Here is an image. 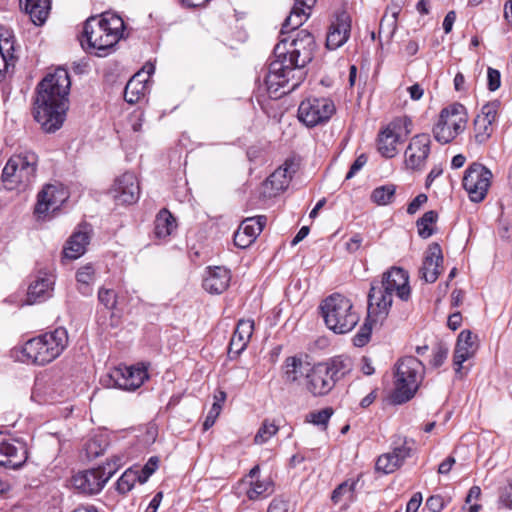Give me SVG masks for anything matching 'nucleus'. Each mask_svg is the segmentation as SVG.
I'll return each instance as SVG.
<instances>
[{"label":"nucleus","instance_id":"obj_1","mask_svg":"<svg viewBox=\"0 0 512 512\" xmlns=\"http://www.w3.org/2000/svg\"><path fill=\"white\" fill-rule=\"evenodd\" d=\"M280 35L264 78L269 97L275 99L300 86L306 74L303 68L312 61L316 49L315 38L308 30H299L293 37Z\"/></svg>","mask_w":512,"mask_h":512},{"label":"nucleus","instance_id":"obj_55","mask_svg":"<svg viewBox=\"0 0 512 512\" xmlns=\"http://www.w3.org/2000/svg\"><path fill=\"white\" fill-rule=\"evenodd\" d=\"M447 355L448 349L443 346H438L436 349L433 350V355L430 360V364L435 368L440 367L446 360Z\"/></svg>","mask_w":512,"mask_h":512},{"label":"nucleus","instance_id":"obj_30","mask_svg":"<svg viewBox=\"0 0 512 512\" xmlns=\"http://www.w3.org/2000/svg\"><path fill=\"white\" fill-rule=\"evenodd\" d=\"M90 235L86 230L80 229L71 235L64 248V255L69 259H77L86 251Z\"/></svg>","mask_w":512,"mask_h":512},{"label":"nucleus","instance_id":"obj_5","mask_svg":"<svg viewBox=\"0 0 512 512\" xmlns=\"http://www.w3.org/2000/svg\"><path fill=\"white\" fill-rule=\"evenodd\" d=\"M68 342L67 330L58 327L28 340L22 347V354L27 362L44 366L58 358L67 348Z\"/></svg>","mask_w":512,"mask_h":512},{"label":"nucleus","instance_id":"obj_9","mask_svg":"<svg viewBox=\"0 0 512 512\" xmlns=\"http://www.w3.org/2000/svg\"><path fill=\"white\" fill-rule=\"evenodd\" d=\"M466 110L461 104H453L442 109L437 123L433 127V136L440 144L454 140L466 125Z\"/></svg>","mask_w":512,"mask_h":512},{"label":"nucleus","instance_id":"obj_28","mask_svg":"<svg viewBox=\"0 0 512 512\" xmlns=\"http://www.w3.org/2000/svg\"><path fill=\"white\" fill-rule=\"evenodd\" d=\"M312 366L304 361L302 357L290 356L286 358L283 364V374L286 382L296 383L303 377L306 379Z\"/></svg>","mask_w":512,"mask_h":512},{"label":"nucleus","instance_id":"obj_26","mask_svg":"<svg viewBox=\"0 0 512 512\" xmlns=\"http://www.w3.org/2000/svg\"><path fill=\"white\" fill-rule=\"evenodd\" d=\"M254 331L253 320H240L231 337L229 355H240L247 347Z\"/></svg>","mask_w":512,"mask_h":512},{"label":"nucleus","instance_id":"obj_41","mask_svg":"<svg viewBox=\"0 0 512 512\" xmlns=\"http://www.w3.org/2000/svg\"><path fill=\"white\" fill-rule=\"evenodd\" d=\"M494 125L484 119H474V138L478 144L486 143L492 136Z\"/></svg>","mask_w":512,"mask_h":512},{"label":"nucleus","instance_id":"obj_61","mask_svg":"<svg viewBox=\"0 0 512 512\" xmlns=\"http://www.w3.org/2000/svg\"><path fill=\"white\" fill-rule=\"evenodd\" d=\"M421 503L422 494L420 492L414 493L406 505V512H417Z\"/></svg>","mask_w":512,"mask_h":512},{"label":"nucleus","instance_id":"obj_22","mask_svg":"<svg viewBox=\"0 0 512 512\" xmlns=\"http://www.w3.org/2000/svg\"><path fill=\"white\" fill-rule=\"evenodd\" d=\"M15 40L11 30L0 26V81L4 80L11 68H14L16 57Z\"/></svg>","mask_w":512,"mask_h":512},{"label":"nucleus","instance_id":"obj_47","mask_svg":"<svg viewBox=\"0 0 512 512\" xmlns=\"http://www.w3.org/2000/svg\"><path fill=\"white\" fill-rule=\"evenodd\" d=\"M499 108L500 101L493 100L483 105L480 113L477 114L476 117L479 119H484L485 121H489L491 124L494 125L498 116Z\"/></svg>","mask_w":512,"mask_h":512},{"label":"nucleus","instance_id":"obj_43","mask_svg":"<svg viewBox=\"0 0 512 512\" xmlns=\"http://www.w3.org/2000/svg\"><path fill=\"white\" fill-rule=\"evenodd\" d=\"M278 430L279 427L274 421L265 419L254 437V443L258 445L266 443L277 434Z\"/></svg>","mask_w":512,"mask_h":512},{"label":"nucleus","instance_id":"obj_45","mask_svg":"<svg viewBox=\"0 0 512 512\" xmlns=\"http://www.w3.org/2000/svg\"><path fill=\"white\" fill-rule=\"evenodd\" d=\"M140 483V478L137 475V471L134 469L126 470L117 481V490L122 493H128L136 484Z\"/></svg>","mask_w":512,"mask_h":512},{"label":"nucleus","instance_id":"obj_27","mask_svg":"<svg viewBox=\"0 0 512 512\" xmlns=\"http://www.w3.org/2000/svg\"><path fill=\"white\" fill-rule=\"evenodd\" d=\"M54 285L53 276L47 273L39 275L29 286L28 304L42 302L51 296Z\"/></svg>","mask_w":512,"mask_h":512},{"label":"nucleus","instance_id":"obj_3","mask_svg":"<svg viewBox=\"0 0 512 512\" xmlns=\"http://www.w3.org/2000/svg\"><path fill=\"white\" fill-rule=\"evenodd\" d=\"M408 301L411 295L408 273L399 267H392L382 275L380 281H373L368 293L369 316L386 319L393 303V295Z\"/></svg>","mask_w":512,"mask_h":512},{"label":"nucleus","instance_id":"obj_13","mask_svg":"<svg viewBox=\"0 0 512 512\" xmlns=\"http://www.w3.org/2000/svg\"><path fill=\"white\" fill-rule=\"evenodd\" d=\"M67 199L66 191L52 184H47L37 195L34 214L37 219H45L49 212L57 211Z\"/></svg>","mask_w":512,"mask_h":512},{"label":"nucleus","instance_id":"obj_39","mask_svg":"<svg viewBox=\"0 0 512 512\" xmlns=\"http://www.w3.org/2000/svg\"><path fill=\"white\" fill-rule=\"evenodd\" d=\"M396 192V186L393 184H386L376 187L371 193L372 202L377 205L384 206L393 202Z\"/></svg>","mask_w":512,"mask_h":512},{"label":"nucleus","instance_id":"obj_58","mask_svg":"<svg viewBox=\"0 0 512 512\" xmlns=\"http://www.w3.org/2000/svg\"><path fill=\"white\" fill-rule=\"evenodd\" d=\"M366 162H367V157L364 154H361L360 156H358L356 158V160L353 162V164L351 165V167L346 175V179H351L352 177H354V175L362 169V167L366 164Z\"/></svg>","mask_w":512,"mask_h":512},{"label":"nucleus","instance_id":"obj_56","mask_svg":"<svg viewBox=\"0 0 512 512\" xmlns=\"http://www.w3.org/2000/svg\"><path fill=\"white\" fill-rule=\"evenodd\" d=\"M221 409H222V406L219 405L218 403H213L210 411L208 412V415L206 416L205 418V421L203 423V429L204 430H208L209 428H211L217 417L219 416L220 412H221Z\"/></svg>","mask_w":512,"mask_h":512},{"label":"nucleus","instance_id":"obj_53","mask_svg":"<svg viewBox=\"0 0 512 512\" xmlns=\"http://www.w3.org/2000/svg\"><path fill=\"white\" fill-rule=\"evenodd\" d=\"M98 300L107 309L114 310L117 306V293L113 289L101 287L98 291Z\"/></svg>","mask_w":512,"mask_h":512},{"label":"nucleus","instance_id":"obj_14","mask_svg":"<svg viewBox=\"0 0 512 512\" xmlns=\"http://www.w3.org/2000/svg\"><path fill=\"white\" fill-rule=\"evenodd\" d=\"M110 193L117 204H134L139 199L140 187L134 173L126 172L116 178Z\"/></svg>","mask_w":512,"mask_h":512},{"label":"nucleus","instance_id":"obj_46","mask_svg":"<svg viewBox=\"0 0 512 512\" xmlns=\"http://www.w3.org/2000/svg\"><path fill=\"white\" fill-rule=\"evenodd\" d=\"M107 443L102 437H93L85 444V451L88 458H96L104 453Z\"/></svg>","mask_w":512,"mask_h":512},{"label":"nucleus","instance_id":"obj_51","mask_svg":"<svg viewBox=\"0 0 512 512\" xmlns=\"http://www.w3.org/2000/svg\"><path fill=\"white\" fill-rule=\"evenodd\" d=\"M121 465V458L115 457L111 461H108L102 466L96 468L99 475H101L102 480L106 484L107 481L117 472L118 468Z\"/></svg>","mask_w":512,"mask_h":512},{"label":"nucleus","instance_id":"obj_57","mask_svg":"<svg viewBox=\"0 0 512 512\" xmlns=\"http://www.w3.org/2000/svg\"><path fill=\"white\" fill-rule=\"evenodd\" d=\"M426 506L431 512H441L445 507V502L442 496L433 495L427 499Z\"/></svg>","mask_w":512,"mask_h":512},{"label":"nucleus","instance_id":"obj_33","mask_svg":"<svg viewBox=\"0 0 512 512\" xmlns=\"http://www.w3.org/2000/svg\"><path fill=\"white\" fill-rule=\"evenodd\" d=\"M147 79L142 78V73H136L126 84L124 89V99L130 104L137 103L146 93L145 82Z\"/></svg>","mask_w":512,"mask_h":512},{"label":"nucleus","instance_id":"obj_42","mask_svg":"<svg viewBox=\"0 0 512 512\" xmlns=\"http://www.w3.org/2000/svg\"><path fill=\"white\" fill-rule=\"evenodd\" d=\"M437 218V213L430 210L425 212L423 216L417 220L418 234L420 237L427 239L433 234L432 225L437 221Z\"/></svg>","mask_w":512,"mask_h":512},{"label":"nucleus","instance_id":"obj_29","mask_svg":"<svg viewBox=\"0 0 512 512\" xmlns=\"http://www.w3.org/2000/svg\"><path fill=\"white\" fill-rule=\"evenodd\" d=\"M20 5L35 25H42L50 11V0H20Z\"/></svg>","mask_w":512,"mask_h":512},{"label":"nucleus","instance_id":"obj_20","mask_svg":"<svg viewBox=\"0 0 512 512\" xmlns=\"http://www.w3.org/2000/svg\"><path fill=\"white\" fill-rule=\"evenodd\" d=\"M231 282V271L223 266L207 267L202 286L210 294L219 295L227 290Z\"/></svg>","mask_w":512,"mask_h":512},{"label":"nucleus","instance_id":"obj_40","mask_svg":"<svg viewBox=\"0 0 512 512\" xmlns=\"http://www.w3.org/2000/svg\"><path fill=\"white\" fill-rule=\"evenodd\" d=\"M385 319H373L369 316V311L367 312V318L364 324L361 326L359 331L353 337V344L356 347L365 346L371 337L372 332V324L382 323Z\"/></svg>","mask_w":512,"mask_h":512},{"label":"nucleus","instance_id":"obj_35","mask_svg":"<svg viewBox=\"0 0 512 512\" xmlns=\"http://www.w3.org/2000/svg\"><path fill=\"white\" fill-rule=\"evenodd\" d=\"M292 164L285 162L284 165L277 168L267 179V184L271 186V189L278 193L284 191L292 178L291 171Z\"/></svg>","mask_w":512,"mask_h":512},{"label":"nucleus","instance_id":"obj_50","mask_svg":"<svg viewBox=\"0 0 512 512\" xmlns=\"http://www.w3.org/2000/svg\"><path fill=\"white\" fill-rule=\"evenodd\" d=\"M332 415V408H324L322 410L309 413L307 415V422L326 428Z\"/></svg>","mask_w":512,"mask_h":512},{"label":"nucleus","instance_id":"obj_2","mask_svg":"<svg viewBox=\"0 0 512 512\" xmlns=\"http://www.w3.org/2000/svg\"><path fill=\"white\" fill-rule=\"evenodd\" d=\"M70 86L69 73L61 67L49 73L38 84L34 118L44 131L54 132L62 126L68 108Z\"/></svg>","mask_w":512,"mask_h":512},{"label":"nucleus","instance_id":"obj_16","mask_svg":"<svg viewBox=\"0 0 512 512\" xmlns=\"http://www.w3.org/2000/svg\"><path fill=\"white\" fill-rule=\"evenodd\" d=\"M430 153V138L427 134L414 136L406 151L405 164L412 170H422Z\"/></svg>","mask_w":512,"mask_h":512},{"label":"nucleus","instance_id":"obj_11","mask_svg":"<svg viewBox=\"0 0 512 512\" xmlns=\"http://www.w3.org/2000/svg\"><path fill=\"white\" fill-rule=\"evenodd\" d=\"M334 102L326 97H312L303 100L298 108V118L307 127L324 124L335 114Z\"/></svg>","mask_w":512,"mask_h":512},{"label":"nucleus","instance_id":"obj_24","mask_svg":"<svg viewBox=\"0 0 512 512\" xmlns=\"http://www.w3.org/2000/svg\"><path fill=\"white\" fill-rule=\"evenodd\" d=\"M96 468L78 472L72 478L73 487L83 494L93 495L99 493L105 483Z\"/></svg>","mask_w":512,"mask_h":512},{"label":"nucleus","instance_id":"obj_59","mask_svg":"<svg viewBox=\"0 0 512 512\" xmlns=\"http://www.w3.org/2000/svg\"><path fill=\"white\" fill-rule=\"evenodd\" d=\"M428 198L425 194L417 195L408 205L407 212L408 214H415L420 207L427 202Z\"/></svg>","mask_w":512,"mask_h":512},{"label":"nucleus","instance_id":"obj_37","mask_svg":"<svg viewBox=\"0 0 512 512\" xmlns=\"http://www.w3.org/2000/svg\"><path fill=\"white\" fill-rule=\"evenodd\" d=\"M401 11L400 3L393 2L387 7V10L380 21L379 32L387 33L392 36L397 29V18Z\"/></svg>","mask_w":512,"mask_h":512},{"label":"nucleus","instance_id":"obj_10","mask_svg":"<svg viewBox=\"0 0 512 512\" xmlns=\"http://www.w3.org/2000/svg\"><path fill=\"white\" fill-rule=\"evenodd\" d=\"M148 377L147 368L144 366H118L112 368L101 381L108 388L135 391Z\"/></svg>","mask_w":512,"mask_h":512},{"label":"nucleus","instance_id":"obj_15","mask_svg":"<svg viewBox=\"0 0 512 512\" xmlns=\"http://www.w3.org/2000/svg\"><path fill=\"white\" fill-rule=\"evenodd\" d=\"M27 458V447L24 442L0 439V466L18 469L26 462Z\"/></svg>","mask_w":512,"mask_h":512},{"label":"nucleus","instance_id":"obj_64","mask_svg":"<svg viewBox=\"0 0 512 512\" xmlns=\"http://www.w3.org/2000/svg\"><path fill=\"white\" fill-rule=\"evenodd\" d=\"M455 20L456 13L454 11H449L443 20V29L446 34L451 32Z\"/></svg>","mask_w":512,"mask_h":512},{"label":"nucleus","instance_id":"obj_54","mask_svg":"<svg viewBox=\"0 0 512 512\" xmlns=\"http://www.w3.org/2000/svg\"><path fill=\"white\" fill-rule=\"evenodd\" d=\"M488 89L496 91L501 85V74L497 69L489 67L487 70Z\"/></svg>","mask_w":512,"mask_h":512},{"label":"nucleus","instance_id":"obj_34","mask_svg":"<svg viewBox=\"0 0 512 512\" xmlns=\"http://www.w3.org/2000/svg\"><path fill=\"white\" fill-rule=\"evenodd\" d=\"M320 364L324 366V370H326L327 374L330 375L334 385L351 369L350 359L343 356H336L329 361L322 362Z\"/></svg>","mask_w":512,"mask_h":512},{"label":"nucleus","instance_id":"obj_18","mask_svg":"<svg viewBox=\"0 0 512 512\" xmlns=\"http://www.w3.org/2000/svg\"><path fill=\"white\" fill-rule=\"evenodd\" d=\"M334 386V382L327 371L324 370V366L320 363L312 366L305 380V388L311 395L314 397L325 396L330 393Z\"/></svg>","mask_w":512,"mask_h":512},{"label":"nucleus","instance_id":"obj_23","mask_svg":"<svg viewBox=\"0 0 512 512\" xmlns=\"http://www.w3.org/2000/svg\"><path fill=\"white\" fill-rule=\"evenodd\" d=\"M316 0H295L289 16L282 24L281 34H288L297 30L309 18Z\"/></svg>","mask_w":512,"mask_h":512},{"label":"nucleus","instance_id":"obj_12","mask_svg":"<svg viewBox=\"0 0 512 512\" xmlns=\"http://www.w3.org/2000/svg\"><path fill=\"white\" fill-rule=\"evenodd\" d=\"M492 172L483 164L473 162L465 170L463 188L472 202H482L491 185Z\"/></svg>","mask_w":512,"mask_h":512},{"label":"nucleus","instance_id":"obj_6","mask_svg":"<svg viewBox=\"0 0 512 512\" xmlns=\"http://www.w3.org/2000/svg\"><path fill=\"white\" fill-rule=\"evenodd\" d=\"M326 326L336 334L350 332L359 322V313L346 296L334 293L320 305Z\"/></svg>","mask_w":512,"mask_h":512},{"label":"nucleus","instance_id":"obj_17","mask_svg":"<svg viewBox=\"0 0 512 512\" xmlns=\"http://www.w3.org/2000/svg\"><path fill=\"white\" fill-rule=\"evenodd\" d=\"M265 224V216L246 218L234 233V244L241 249L249 247L260 235Z\"/></svg>","mask_w":512,"mask_h":512},{"label":"nucleus","instance_id":"obj_38","mask_svg":"<svg viewBox=\"0 0 512 512\" xmlns=\"http://www.w3.org/2000/svg\"><path fill=\"white\" fill-rule=\"evenodd\" d=\"M95 279V269L92 264L81 266L76 272L78 291L85 296L91 294V285Z\"/></svg>","mask_w":512,"mask_h":512},{"label":"nucleus","instance_id":"obj_7","mask_svg":"<svg viewBox=\"0 0 512 512\" xmlns=\"http://www.w3.org/2000/svg\"><path fill=\"white\" fill-rule=\"evenodd\" d=\"M425 373L423 363L414 356L401 358L396 364L393 402L402 404L414 397Z\"/></svg>","mask_w":512,"mask_h":512},{"label":"nucleus","instance_id":"obj_32","mask_svg":"<svg viewBox=\"0 0 512 512\" xmlns=\"http://www.w3.org/2000/svg\"><path fill=\"white\" fill-rule=\"evenodd\" d=\"M358 480L348 479L339 484L332 492L331 500L334 504L343 502L349 506L356 499V486Z\"/></svg>","mask_w":512,"mask_h":512},{"label":"nucleus","instance_id":"obj_19","mask_svg":"<svg viewBox=\"0 0 512 512\" xmlns=\"http://www.w3.org/2000/svg\"><path fill=\"white\" fill-rule=\"evenodd\" d=\"M351 31V19L346 12L338 14L329 26L326 47L330 50H336L344 45L349 39Z\"/></svg>","mask_w":512,"mask_h":512},{"label":"nucleus","instance_id":"obj_4","mask_svg":"<svg viewBox=\"0 0 512 512\" xmlns=\"http://www.w3.org/2000/svg\"><path fill=\"white\" fill-rule=\"evenodd\" d=\"M123 19L115 13L104 12L100 16L88 18L84 25L83 35L88 46L95 50V55H109L122 37Z\"/></svg>","mask_w":512,"mask_h":512},{"label":"nucleus","instance_id":"obj_60","mask_svg":"<svg viewBox=\"0 0 512 512\" xmlns=\"http://www.w3.org/2000/svg\"><path fill=\"white\" fill-rule=\"evenodd\" d=\"M499 502L506 508L512 509V482H510L501 492Z\"/></svg>","mask_w":512,"mask_h":512},{"label":"nucleus","instance_id":"obj_36","mask_svg":"<svg viewBox=\"0 0 512 512\" xmlns=\"http://www.w3.org/2000/svg\"><path fill=\"white\" fill-rule=\"evenodd\" d=\"M398 140V135L389 126L386 127L378 136V151L386 158L394 157Z\"/></svg>","mask_w":512,"mask_h":512},{"label":"nucleus","instance_id":"obj_48","mask_svg":"<svg viewBox=\"0 0 512 512\" xmlns=\"http://www.w3.org/2000/svg\"><path fill=\"white\" fill-rule=\"evenodd\" d=\"M272 482L270 480L260 481L257 480L251 483L250 489L247 491V497L250 500H257L264 496L266 492H272Z\"/></svg>","mask_w":512,"mask_h":512},{"label":"nucleus","instance_id":"obj_44","mask_svg":"<svg viewBox=\"0 0 512 512\" xmlns=\"http://www.w3.org/2000/svg\"><path fill=\"white\" fill-rule=\"evenodd\" d=\"M400 466L401 464L397 460V456H394L390 452L378 457L375 468L377 471L389 474L397 470Z\"/></svg>","mask_w":512,"mask_h":512},{"label":"nucleus","instance_id":"obj_8","mask_svg":"<svg viewBox=\"0 0 512 512\" xmlns=\"http://www.w3.org/2000/svg\"><path fill=\"white\" fill-rule=\"evenodd\" d=\"M37 155L25 151L13 155L3 168L1 179L7 190H25L35 180Z\"/></svg>","mask_w":512,"mask_h":512},{"label":"nucleus","instance_id":"obj_25","mask_svg":"<svg viewBox=\"0 0 512 512\" xmlns=\"http://www.w3.org/2000/svg\"><path fill=\"white\" fill-rule=\"evenodd\" d=\"M475 339L476 336L469 330H463L459 334L453 357L456 373H460L462 364L474 355L477 348Z\"/></svg>","mask_w":512,"mask_h":512},{"label":"nucleus","instance_id":"obj_31","mask_svg":"<svg viewBox=\"0 0 512 512\" xmlns=\"http://www.w3.org/2000/svg\"><path fill=\"white\" fill-rule=\"evenodd\" d=\"M154 234L158 239H167L177 228L175 217L167 209H162L154 221Z\"/></svg>","mask_w":512,"mask_h":512},{"label":"nucleus","instance_id":"obj_63","mask_svg":"<svg viewBox=\"0 0 512 512\" xmlns=\"http://www.w3.org/2000/svg\"><path fill=\"white\" fill-rule=\"evenodd\" d=\"M363 238L360 234H354L349 241L346 243V248L349 252H355L357 251L361 244H362Z\"/></svg>","mask_w":512,"mask_h":512},{"label":"nucleus","instance_id":"obj_21","mask_svg":"<svg viewBox=\"0 0 512 512\" xmlns=\"http://www.w3.org/2000/svg\"><path fill=\"white\" fill-rule=\"evenodd\" d=\"M443 262L441 247L438 243H432L425 252V257L420 268V277L427 283H434L441 271L440 265Z\"/></svg>","mask_w":512,"mask_h":512},{"label":"nucleus","instance_id":"obj_49","mask_svg":"<svg viewBox=\"0 0 512 512\" xmlns=\"http://www.w3.org/2000/svg\"><path fill=\"white\" fill-rule=\"evenodd\" d=\"M399 444L396 442L394 443L393 451L391 452L394 456H397V460L402 465L406 458L410 457L412 447H413V440H408L407 438L399 439Z\"/></svg>","mask_w":512,"mask_h":512},{"label":"nucleus","instance_id":"obj_62","mask_svg":"<svg viewBox=\"0 0 512 512\" xmlns=\"http://www.w3.org/2000/svg\"><path fill=\"white\" fill-rule=\"evenodd\" d=\"M267 512H288V504L282 499H273Z\"/></svg>","mask_w":512,"mask_h":512},{"label":"nucleus","instance_id":"obj_52","mask_svg":"<svg viewBox=\"0 0 512 512\" xmlns=\"http://www.w3.org/2000/svg\"><path fill=\"white\" fill-rule=\"evenodd\" d=\"M159 464V458L152 456L149 458L147 463L142 468L134 469L137 471V475L140 478V484H144L150 478V476L157 470Z\"/></svg>","mask_w":512,"mask_h":512}]
</instances>
